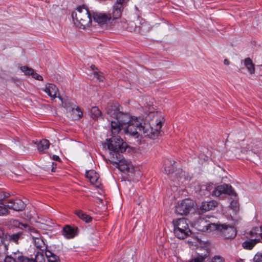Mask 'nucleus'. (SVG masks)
Segmentation results:
<instances>
[{
    "mask_svg": "<svg viewBox=\"0 0 262 262\" xmlns=\"http://www.w3.org/2000/svg\"><path fill=\"white\" fill-rule=\"evenodd\" d=\"M106 114L113 120L111 121L112 134H118L123 129L126 134L134 136L139 134L145 137L155 139L160 134L164 118L160 112H150L145 119L130 117L121 113L116 105H108Z\"/></svg>",
    "mask_w": 262,
    "mask_h": 262,
    "instance_id": "1",
    "label": "nucleus"
},
{
    "mask_svg": "<svg viewBox=\"0 0 262 262\" xmlns=\"http://www.w3.org/2000/svg\"><path fill=\"white\" fill-rule=\"evenodd\" d=\"M175 163L176 162L171 159L165 160L164 163V171L169 176L170 181L173 182L172 185L178 187L188 180L189 177L182 169L179 168L174 170Z\"/></svg>",
    "mask_w": 262,
    "mask_h": 262,
    "instance_id": "2",
    "label": "nucleus"
},
{
    "mask_svg": "<svg viewBox=\"0 0 262 262\" xmlns=\"http://www.w3.org/2000/svg\"><path fill=\"white\" fill-rule=\"evenodd\" d=\"M72 17L75 25L79 28H84L92 21L88 10L84 7H78L72 12Z\"/></svg>",
    "mask_w": 262,
    "mask_h": 262,
    "instance_id": "3",
    "label": "nucleus"
},
{
    "mask_svg": "<svg viewBox=\"0 0 262 262\" xmlns=\"http://www.w3.org/2000/svg\"><path fill=\"white\" fill-rule=\"evenodd\" d=\"M174 234L179 239H184L191 234L187 220L181 218L173 221Z\"/></svg>",
    "mask_w": 262,
    "mask_h": 262,
    "instance_id": "4",
    "label": "nucleus"
},
{
    "mask_svg": "<svg viewBox=\"0 0 262 262\" xmlns=\"http://www.w3.org/2000/svg\"><path fill=\"white\" fill-rule=\"evenodd\" d=\"M107 148L111 151V159L116 157V154L123 152L126 149V144L119 136H113L111 139H107Z\"/></svg>",
    "mask_w": 262,
    "mask_h": 262,
    "instance_id": "5",
    "label": "nucleus"
},
{
    "mask_svg": "<svg viewBox=\"0 0 262 262\" xmlns=\"http://www.w3.org/2000/svg\"><path fill=\"white\" fill-rule=\"evenodd\" d=\"M112 164L123 172H133L134 167L130 161L125 159L121 154H116V157L110 160Z\"/></svg>",
    "mask_w": 262,
    "mask_h": 262,
    "instance_id": "6",
    "label": "nucleus"
},
{
    "mask_svg": "<svg viewBox=\"0 0 262 262\" xmlns=\"http://www.w3.org/2000/svg\"><path fill=\"white\" fill-rule=\"evenodd\" d=\"M25 207V203L20 199L10 200L7 205H0V215L8 213V209L21 211Z\"/></svg>",
    "mask_w": 262,
    "mask_h": 262,
    "instance_id": "7",
    "label": "nucleus"
},
{
    "mask_svg": "<svg viewBox=\"0 0 262 262\" xmlns=\"http://www.w3.org/2000/svg\"><path fill=\"white\" fill-rule=\"evenodd\" d=\"M194 206V202L189 199L182 200L176 206L175 212L180 215L187 214Z\"/></svg>",
    "mask_w": 262,
    "mask_h": 262,
    "instance_id": "8",
    "label": "nucleus"
},
{
    "mask_svg": "<svg viewBox=\"0 0 262 262\" xmlns=\"http://www.w3.org/2000/svg\"><path fill=\"white\" fill-rule=\"evenodd\" d=\"M220 234L227 239L234 238L236 235L237 231L234 227L227 224L220 225Z\"/></svg>",
    "mask_w": 262,
    "mask_h": 262,
    "instance_id": "9",
    "label": "nucleus"
},
{
    "mask_svg": "<svg viewBox=\"0 0 262 262\" xmlns=\"http://www.w3.org/2000/svg\"><path fill=\"white\" fill-rule=\"evenodd\" d=\"M222 194L229 195H234L235 193L231 186L223 184L216 187L212 192L213 196L219 197Z\"/></svg>",
    "mask_w": 262,
    "mask_h": 262,
    "instance_id": "10",
    "label": "nucleus"
},
{
    "mask_svg": "<svg viewBox=\"0 0 262 262\" xmlns=\"http://www.w3.org/2000/svg\"><path fill=\"white\" fill-rule=\"evenodd\" d=\"M95 21L100 25L107 24L112 19L111 14L109 13L96 12L93 14Z\"/></svg>",
    "mask_w": 262,
    "mask_h": 262,
    "instance_id": "11",
    "label": "nucleus"
},
{
    "mask_svg": "<svg viewBox=\"0 0 262 262\" xmlns=\"http://www.w3.org/2000/svg\"><path fill=\"white\" fill-rule=\"evenodd\" d=\"M63 104L64 107L66 108L67 112L70 114L72 119L78 120L82 117L83 113L78 106H76L75 105L72 106L70 104L66 103Z\"/></svg>",
    "mask_w": 262,
    "mask_h": 262,
    "instance_id": "12",
    "label": "nucleus"
},
{
    "mask_svg": "<svg viewBox=\"0 0 262 262\" xmlns=\"http://www.w3.org/2000/svg\"><path fill=\"white\" fill-rule=\"evenodd\" d=\"M44 91L52 99L58 97L63 104L62 99L59 96V92L57 87L54 84L48 83L44 89Z\"/></svg>",
    "mask_w": 262,
    "mask_h": 262,
    "instance_id": "13",
    "label": "nucleus"
},
{
    "mask_svg": "<svg viewBox=\"0 0 262 262\" xmlns=\"http://www.w3.org/2000/svg\"><path fill=\"white\" fill-rule=\"evenodd\" d=\"M139 23L137 26V33L143 34L149 32L151 27L145 20L139 18Z\"/></svg>",
    "mask_w": 262,
    "mask_h": 262,
    "instance_id": "14",
    "label": "nucleus"
},
{
    "mask_svg": "<svg viewBox=\"0 0 262 262\" xmlns=\"http://www.w3.org/2000/svg\"><path fill=\"white\" fill-rule=\"evenodd\" d=\"M121 24H118V28L120 29H126L129 32H135L137 33V26L133 21H130L127 24L125 20H122L120 21Z\"/></svg>",
    "mask_w": 262,
    "mask_h": 262,
    "instance_id": "15",
    "label": "nucleus"
},
{
    "mask_svg": "<svg viewBox=\"0 0 262 262\" xmlns=\"http://www.w3.org/2000/svg\"><path fill=\"white\" fill-rule=\"evenodd\" d=\"M86 177L93 184L96 185L98 187L100 184L99 181V174L94 170H90L86 172Z\"/></svg>",
    "mask_w": 262,
    "mask_h": 262,
    "instance_id": "16",
    "label": "nucleus"
},
{
    "mask_svg": "<svg viewBox=\"0 0 262 262\" xmlns=\"http://www.w3.org/2000/svg\"><path fill=\"white\" fill-rule=\"evenodd\" d=\"M208 226V221L203 217H200L194 223L195 228L200 231L206 232L207 231V227Z\"/></svg>",
    "mask_w": 262,
    "mask_h": 262,
    "instance_id": "17",
    "label": "nucleus"
},
{
    "mask_svg": "<svg viewBox=\"0 0 262 262\" xmlns=\"http://www.w3.org/2000/svg\"><path fill=\"white\" fill-rule=\"evenodd\" d=\"M218 205V203L214 200L203 202L202 203L201 209L205 211H208L215 208Z\"/></svg>",
    "mask_w": 262,
    "mask_h": 262,
    "instance_id": "18",
    "label": "nucleus"
},
{
    "mask_svg": "<svg viewBox=\"0 0 262 262\" xmlns=\"http://www.w3.org/2000/svg\"><path fill=\"white\" fill-rule=\"evenodd\" d=\"M124 7L123 6H118V5L114 4L112 9V13L111 14L112 19H116L119 18L122 14Z\"/></svg>",
    "mask_w": 262,
    "mask_h": 262,
    "instance_id": "19",
    "label": "nucleus"
},
{
    "mask_svg": "<svg viewBox=\"0 0 262 262\" xmlns=\"http://www.w3.org/2000/svg\"><path fill=\"white\" fill-rule=\"evenodd\" d=\"M35 144H37V150L40 154H42L45 150L48 149L50 146L49 141L46 139H42Z\"/></svg>",
    "mask_w": 262,
    "mask_h": 262,
    "instance_id": "20",
    "label": "nucleus"
},
{
    "mask_svg": "<svg viewBox=\"0 0 262 262\" xmlns=\"http://www.w3.org/2000/svg\"><path fill=\"white\" fill-rule=\"evenodd\" d=\"M260 242L259 238H253L247 240L242 243L243 247L247 250H251L254 246Z\"/></svg>",
    "mask_w": 262,
    "mask_h": 262,
    "instance_id": "21",
    "label": "nucleus"
},
{
    "mask_svg": "<svg viewBox=\"0 0 262 262\" xmlns=\"http://www.w3.org/2000/svg\"><path fill=\"white\" fill-rule=\"evenodd\" d=\"M36 252L35 257L34 258V262H45L46 255L45 251L43 249H39L38 251L35 250Z\"/></svg>",
    "mask_w": 262,
    "mask_h": 262,
    "instance_id": "22",
    "label": "nucleus"
},
{
    "mask_svg": "<svg viewBox=\"0 0 262 262\" xmlns=\"http://www.w3.org/2000/svg\"><path fill=\"white\" fill-rule=\"evenodd\" d=\"M74 213L81 220L85 223H90L92 220V217L87 214L85 213L81 210H78L75 211Z\"/></svg>",
    "mask_w": 262,
    "mask_h": 262,
    "instance_id": "23",
    "label": "nucleus"
},
{
    "mask_svg": "<svg viewBox=\"0 0 262 262\" xmlns=\"http://www.w3.org/2000/svg\"><path fill=\"white\" fill-rule=\"evenodd\" d=\"M62 234L67 238H72L75 236V232L73 228L67 226L62 230Z\"/></svg>",
    "mask_w": 262,
    "mask_h": 262,
    "instance_id": "24",
    "label": "nucleus"
},
{
    "mask_svg": "<svg viewBox=\"0 0 262 262\" xmlns=\"http://www.w3.org/2000/svg\"><path fill=\"white\" fill-rule=\"evenodd\" d=\"M45 255L48 262H60L59 256L51 251H46Z\"/></svg>",
    "mask_w": 262,
    "mask_h": 262,
    "instance_id": "25",
    "label": "nucleus"
},
{
    "mask_svg": "<svg viewBox=\"0 0 262 262\" xmlns=\"http://www.w3.org/2000/svg\"><path fill=\"white\" fill-rule=\"evenodd\" d=\"M244 62L249 73L251 74H254L255 72V67L252 60L250 58H247L244 60Z\"/></svg>",
    "mask_w": 262,
    "mask_h": 262,
    "instance_id": "26",
    "label": "nucleus"
},
{
    "mask_svg": "<svg viewBox=\"0 0 262 262\" xmlns=\"http://www.w3.org/2000/svg\"><path fill=\"white\" fill-rule=\"evenodd\" d=\"M34 245L35 246L36 248V251H38L39 249H41V248H43L45 247V243L43 239L41 237H39L38 236H35L34 235Z\"/></svg>",
    "mask_w": 262,
    "mask_h": 262,
    "instance_id": "27",
    "label": "nucleus"
},
{
    "mask_svg": "<svg viewBox=\"0 0 262 262\" xmlns=\"http://www.w3.org/2000/svg\"><path fill=\"white\" fill-rule=\"evenodd\" d=\"M91 113L92 118L95 120L97 119L101 115V112L99 110L98 107L96 106L92 107Z\"/></svg>",
    "mask_w": 262,
    "mask_h": 262,
    "instance_id": "28",
    "label": "nucleus"
},
{
    "mask_svg": "<svg viewBox=\"0 0 262 262\" xmlns=\"http://www.w3.org/2000/svg\"><path fill=\"white\" fill-rule=\"evenodd\" d=\"M220 225L221 224H217L214 223H210L208 222V226L207 227V231L206 232H211L214 230H217L219 232L220 230Z\"/></svg>",
    "mask_w": 262,
    "mask_h": 262,
    "instance_id": "29",
    "label": "nucleus"
},
{
    "mask_svg": "<svg viewBox=\"0 0 262 262\" xmlns=\"http://www.w3.org/2000/svg\"><path fill=\"white\" fill-rule=\"evenodd\" d=\"M104 77L102 73L97 71L94 72L93 73V79H96V80L102 81L103 80Z\"/></svg>",
    "mask_w": 262,
    "mask_h": 262,
    "instance_id": "30",
    "label": "nucleus"
},
{
    "mask_svg": "<svg viewBox=\"0 0 262 262\" xmlns=\"http://www.w3.org/2000/svg\"><path fill=\"white\" fill-rule=\"evenodd\" d=\"M18 227L20 229H21L26 232H28V233H30L31 234V227L30 226H29L26 224L20 223Z\"/></svg>",
    "mask_w": 262,
    "mask_h": 262,
    "instance_id": "31",
    "label": "nucleus"
},
{
    "mask_svg": "<svg viewBox=\"0 0 262 262\" xmlns=\"http://www.w3.org/2000/svg\"><path fill=\"white\" fill-rule=\"evenodd\" d=\"M20 70L26 75H33V70L32 69H31V68H29L27 66L21 67L20 68Z\"/></svg>",
    "mask_w": 262,
    "mask_h": 262,
    "instance_id": "32",
    "label": "nucleus"
},
{
    "mask_svg": "<svg viewBox=\"0 0 262 262\" xmlns=\"http://www.w3.org/2000/svg\"><path fill=\"white\" fill-rule=\"evenodd\" d=\"M238 206H239L238 203L236 200H232L230 202V206L231 208L235 211H236L238 210Z\"/></svg>",
    "mask_w": 262,
    "mask_h": 262,
    "instance_id": "33",
    "label": "nucleus"
},
{
    "mask_svg": "<svg viewBox=\"0 0 262 262\" xmlns=\"http://www.w3.org/2000/svg\"><path fill=\"white\" fill-rule=\"evenodd\" d=\"M18 262H33L32 258H29L27 256H20L17 258Z\"/></svg>",
    "mask_w": 262,
    "mask_h": 262,
    "instance_id": "34",
    "label": "nucleus"
},
{
    "mask_svg": "<svg viewBox=\"0 0 262 262\" xmlns=\"http://www.w3.org/2000/svg\"><path fill=\"white\" fill-rule=\"evenodd\" d=\"M258 231V229L257 228H253L251 231L249 232V235L251 237H254V238H257V237L258 236V234L259 235V233H258L257 232Z\"/></svg>",
    "mask_w": 262,
    "mask_h": 262,
    "instance_id": "35",
    "label": "nucleus"
},
{
    "mask_svg": "<svg viewBox=\"0 0 262 262\" xmlns=\"http://www.w3.org/2000/svg\"><path fill=\"white\" fill-rule=\"evenodd\" d=\"M254 262H262V253H257L253 258Z\"/></svg>",
    "mask_w": 262,
    "mask_h": 262,
    "instance_id": "36",
    "label": "nucleus"
},
{
    "mask_svg": "<svg viewBox=\"0 0 262 262\" xmlns=\"http://www.w3.org/2000/svg\"><path fill=\"white\" fill-rule=\"evenodd\" d=\"M9 194L5 192L0 191V205L2 204V202L6 198H8Z\"/></svg>",
    "mask_w": 262,
    "mask_h": 262,
    "instance_id": "37",
    "label": "nucleus"
},
{
    "mask_svg": "<svg viewBox=\"0 0 262 262\" xmlns=\"http://www.w3.org/2000/svg\"><path fill=\"white\" fill-rule=\"evenodd\" d=\"M204 258V257L199 255L196 257L192 258L189 262H203Z\"/></svg>",
    "mask_w": 262,
    "mask_h": 262,
    "instance_id": "38",
    "label": "nucleus"
},
{
    "mask_svg": "<svg viewBox=\"0 0 262 262\" xmlns=\"http://www.w3.org/2000/svg\"><path fill=\"white\" fill-rule=\"evenodd\" d=\"M20 234L19 233L13 234L10 236V240L13 241L15 243H17L19 239Z\"/></svg>",
    "mask_w": 262,
    "mask_h": 262,
    "instance_id": "39",
    "label": "nucleus"
},
{
    "mask_svg": "<svg viewBox=\"0 0 262 262\" xmlns=\"http://www.w3.org/2000/svg\"><path fill=\"white\" fill-rule=\"evenodd\" d=\"M211 262H224L223 258L219 256H215L211 260Z\"/></svg>",
    "mask_w": 262,
    "mask_h": 262,
    "instance_id": "40",
    "label": "nucleus"
},
{
    "mask_svg": "<svg viewBox=\"0 0 262 262\" xmlns=\"http://www.w3.org/2000/svg\"><path fill=\"white\" fill-rule=\"evenodd\" d=\"M128 0H117L116 2L115 3L116 5H118L120 6L124 7V4L126 3Z\"/></svg>",
    "mask_w": 262,
    "mask_h": 262,
    "instance_id": "41",
    "label": "nucleus"
},
{
    "mask_svg": "<svg viewBox=\"0 0 262 262\" xmlns=\"http://www.w3.org/2000/svg\"><path fill=\"white\" fill-rule=\"evenodd\" d=\"M34 79H35L36 80H39V81H43V77L42 76L39 75L38 74L35 73L34 72Z\"/></svg>",
    "mask_w": 262,
    "mask_h": 262,
    "instance_id": "42",
    "label": "nucleus"
},
{
    "mask_svg": "<svg viewBox=\"0 0 262 262\" xmlns=\"http://www.w3.org/2000/svg\"><path fill=\"white\" fill-rule=\"evenodd\" d=\"M4 261L5 262H16L15 259L10 256H6Z\"/></svg>",
    "mask_w": 262,
    "mask_h": 262,
    "instance_id": "43",
    "label": "nucleus"
},
{
    "mask_svg": "<svg viewBox=\"0 0 262 262\" xmlns=\"http://www.w3.org/2000/svg\"><path fill=\"white\" fill-rule=\"evenodd\" d=\"M34 220H35V218L34 217V222H35L36 223V225L34 224V226H36L37 227H38L39 228H42V225H43V224L42 223H41V221L42 220L41 219L40 220H39V221H37V220L34 221Z\"/></svg>",
    "mask_w": 262,
    "mask_h": 262,
    "instance_id": "44",
    "label": "nucleus"
},
{
    "mask_svg": "<svg viewBox=\"0 0 262 262\" xmlns=\"http://www.w3.org/2000/svg\"><path fill=\"white\" fill-rule=\"evenodd\" d=\"M251 151L255 154L258 155V156H262V154L261 150H259L257 149H255L254 148H253L251 149Z\"/></svg>",
    "mask_w": 262,
    "mask_h": 262,
    "instance_id": "45",
    "label": "nucleus"
},
{
    "mask_svg": "<svg viewBox=\"0 0 262 262\" xmlns=\"http://www.w3.org/2000/svg\"><path fill=\"white\" fill-rule=\"evenodd\" d=\"M51 158L52 160H53L54 161H60V158L59 157V156H58L57 155H53Z\"/></svg>",
    "mask_w": 262,
    "mask_h": 262,
    "instance_id": "46",
    "label": "nucleus"
},
{
    "mask_svg": "<svg viewBox=\"0 0 262 262\" xmlns=\"http://www.w3.org/2000/svg\"><path fill=\"white\" fill-rule=\"evenodd\" d=\"M3 231L0 229V245L3 243Z\"/></svg>",
    "mask_w": 262,
    "mask_h": 262,
    "instance_id": "47",
    "label": "nucleus"
},
{
    "mask_svg": "<svg viewBox=\"0 0 262 262\" xmlns=\"http://www.w3.org/2000/svg\"><path fill=\"white\" fill-rule=\"evenodd\" d=\"M34 235L35 236H38L39 237H41L40 234L39 233V231L37 230H35L34 229Z\"/></svg>",
    "mask_w": 262,
    "mask_h": 262,
    "instance_id": "48",
    "label": "nucleus"
},
{
    "mask_svg": "<svg viewBox=\"0 0 262 262\" xmlns=\"http://www.w3.org/2000/svg\"><path fill=\"white\" fill-rule=\"evenodd\" d=\"M56 166H57L56 163H54V162H53V163H52V171H53V172H54V171H55V169L56 168Z\"/></svg>",
    "mask_w": 262,
    "mask_h": 262,
    "instance_id": "49",
    "label": "nucleus"
},
{
    "mask_svg": "<svg viewBox=\"0 0 262 262\" xmlns=\"http://www.w3.org/2000/svg\"><path fill=\"white\" fill-rule=\"evenodd\" d=\"M91 68L93 70V74L94 73V72H97V71H95V70H97V69L94 65H92L91 66Z\"/></svg>",
    "mask_w": 262,
    "mask_h": 262,
    "instance_id": "50",
    "label": "nucleus"
},
{
    "mask_svg": "<svg viewBox=\"0 0 262 262\" xmlns=\"http://www.w3.org/2000/svg\"><path fill=\"white\" fill-rule=\"evenodd\" d=\"M224 62L225 64H229V60H228L227 59H225L224 61Z\"/></svg>",
    "mask_w": 262,
    "mask_h": 262,
    "instance_id": "51",
    "label": "nucleus"
},
{
    "mask_svg": "<svg viewBox=\"0 0 262 262\" xmlns=\"http://www.w3.org/2000/svg\"><path fill=\"white\" fill-rule=\"evenodd\" d=\"M259 235L262 239V226L260 227V233H259Z\"/></svg>",
    "mask_w": 262,
    "mask_h": 262,
    "instance_id": "52",
    "label": "nucleus"
},
{
    "mask_svg": "<svg viewBox=\"0 0 262 262\" xmlns=\"http://www.w3.org/2000/svg\"><path fill=\"white\" fill-rule=\"evenodd\" d=\"M102 201H103L102 199H99V202H100V203H102Z\"/></svg>",
    "mask_w": 262,
    "mask_h": 262,
    "instance_id": "53",
    "label": "nucleus"
}]
</instances>
